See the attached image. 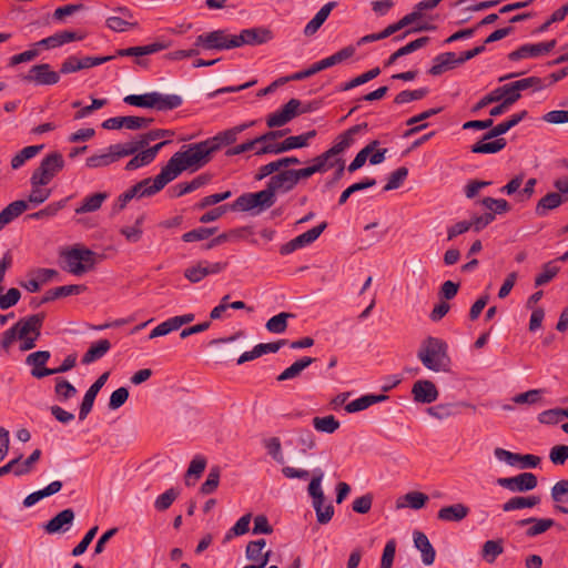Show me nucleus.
<instances>
[{
  "label": "nucleus",
  "instance_id": "f257e3e1",
  "mask_svg": "<svg viewBox=\"0 0 568 568\" xmlns=\"http://www.w3.org/2000/svg\"><path fill=\"white\" fill-rule=\"evenodd\" d=\"M184 150L174 153L168 163L161 169L168 183L175 180L183 171H197L206 165L212 158V152L205 140L183 146Z\"/></svg>",
  "mask_w": 568,
  "mask_h": 568
},
{
  "label": "nucleus",
  "instance_id": "f03ea898",
  "mask_svg": "<svg viewBox=\"0 0 568 568\" xmlns=\"http://www.w3.org/2000/svg\"><path fill=\"white\" fill-rule=\"evenodd\" d=\"M418 359L423 365L434 372H449L450 357L448 355V345L438 337H426L418 349Z\"/></svg>",
  "mask_w": 568,
  "mask_h": 568
},
{
  "label": "nucleus",
  "instance_id": "7ed1b4c3",
  "mask_svg": "<svg viewBox=\"0 0 568 568\" xmlns=\"http://www.w3.org/2000/svg\"><path fill=\"white\" fill-rule=\"evenodd\" d=\"M277 196L266 185L264 190L255 193H244L240 195L232 204V211L252 212L258 214L272 207L276 203Z\"/></svg>",
  "mask_w": 568,
  "mask_h": 568
},
{
  "label": "nucleus",
  "instance_id": "20e7f679",
  "mask_svg": "<svg viewBox=\"0 0 568 568\" xmlns=\"http://www.w3.org/2000/svg\"><path fill=\"white\" fill-rule=\"evenodd\" d=\"M44 320V313H37L20 318L13 325L20 341L19 348L21 352H27L36 347V343L41 335Z\"/></svg>",
  "mask_w": 568,
  "mask_h": 568
},
{
  "label": "nucleus",
  "instance_id": "39448f33",
  "mask_svg": "<svg viewBox=\"0 0 568 568\" xmlns=\"http://www.w3.org/2000/svg\"><path fill=\"white\" fill-rule=\"evenodd\" d=\"M64 168V159L60 152H51L47 154L40 162L39 166L33 171L30 183L31 185H47L59 172Z\"/></svg>",
  "mask_w": 568,
  "mask_h": 568
},
{
  "label": "nucleus",
  "instance_id": "423d86ee",
  "mask_svg": "<svg viewBox=\"0 0 568 568\" xmlns=\"http://www.w3.org/2000/svg\"><path fill=\"white\" fill-rule=\"evenodd\" d=\"M366 129H367L366 122L353 125L345 132L341 133L336 138L334 144L328 150H326L325 152L320 154L318 156L321 158V160H323L325 162V164H327L328 169L334 168L337 164V160L342 159L339 155L346 149H348L352 145V143L354 142V135L359 133L362 130H366Z\"/></svg>",
  "mask_w": 568,
  "mask_h": 568
},
{
  "label": "nucleus",
  "instance_id": "0eeeda50",
  "mask_svg": "<svg viewBox=\"0 0 568 568\" xmlns=\"http://www.w3.org/2000/svg\"><path fill=\"white\" fill-rule=\"evenodd\" d=\"M67 270L73 275H82L93 270L98 254L85 247H72L63 253Z\"/></svg>",
  "mask_w": 568,
  "mask_h": 568
},
{
  "label": "nucleus",
  "instance_id": "6e6552de",
  "mask_svg": "<svg viewBox=\"0 0 568 568\" xmlns=\"http://www.w3.org/2000/svg\"><path fill=\"white\" fill-rule=\"evenodd\" d=\"M194 47L204 50H229L236 48L235 34H229L226 30H214L196 37Z\"/></svg>",
  "mask_w": 568,
  "mask_h": 568
},
{
  "label": "nucleus",
  "instance_id": "1a4fd4ad",
  "mask_svg": "<svg viewBox=\"0 0 568 568\" xmlns=\"http://www.w3.org/2000/svg\"><path fill=\"white\" fill-rule=\"evenodd\" d=\"M166 184H169L166 179L162 172H160L155 178L143 179L142 181L128 189L125 192L129 194L131 200L150 197L164 189Z\"/></svg>",
  "mask_w": 568,
  "mask_h": 568
},
{
  "label": "nucleus",
  "instance_id": "9d476101",
  "mask_svg": "<svg viewBox=\"0 0 568 568\" xmlns=\"http://www.w3.org/2000/svg\"><path fill=\"white\" fill-rule=\"evenodd\" d=\"M22 80L36 85H53L60 81V74L53 71L49 63H41L31 67Z\"/></svg>",
  "mask_w": 568,
  "mask_h": 568
},
{
  "label": "nucleus",
  "instance_id": "9b49d317",
  "mask_svg": "<svg viewBox=\"0 0 568 568\" xmlns=\"http://www.w3.org/2000/svg\"><path fill=\"white\" fill-rule=\"evenodd\" d=\"M497 485L513 493H525L535 489L538 485V479L532 473H521L514 477L498 478Z\"/></svg>",
  "mask_w": 568,
  "mask_h": 568
},
{
  "label": "nucleus",
  "instance_id": "f8f14e48",
  "mask_svg": "<svg viewBox=\"0 0 568 568\" xmlns=\"http://www.w3.org/2000/svg\"><path fill=\"white\" fill-rule=\"evenodd\" d=\"M326 227H327V223L322 222L317 226L312 227L311 230L300 234L298 236H296L293 240L288 241L287 243L283 244L280 248V253L282 255H287L298 248H302V247H305V246L312 244L320 237V235L324 232V230Z\"/></svg>",
  "mask_w": 568,
  "mask_h": 568
},
{
  "label": "nucleus",
  "instance_id": "ddd939ff",
  "mask_svg": "<svg viewBox=\"0 0 568 568\" xmlns=\"http://www.w3.org/2000/svg\"><path fill=\"white\" fill-rule=\"evenodd\" d=\"M302 102L298 99H291L282 109L271 113L266 119L268 128H280L300 114Z\"/></svg>",
  "mask_w": 568,
  "mask_h": 568
},
{
  "label": "nucleus",
  "instance_id": "4468645a",
  "mask_svg": "<svg viewBox=\"0 0 568 568\" xmlns=\"http://www.w3.org/2000/svg\"><path fill=\"white\" fill-rule=\"evenodd\" d=\"M273 38L272 31L266 28L244 29L235 34L236 48L244 44L258 45L268 42Z\"/></svg>",
  "mask_w": 568,
  "mask_h": 568
},
{
  "label": "nucleus",
  "instance_id": "2eb2a0df",
  "mask_svg": "<svg viewBox=\"0 0 568 568\" xmlns=\"http://www.w3.org/2000/svg\"><path fill=\"white\" fill-rule=\"evenodd\" d=\"M266 185L273 191L275 195L286 194L293 191L296 186L291 169H280L270 178Z\"/></svg>",
  "mask_w": 568,
  "mask_h": 568
},
{
  "label": "nucleus",
  "instance_id": "dca6fc26",
  "mask_svg": "<svg viewBox=\"0 0 568 568\" xmlns=\"http://www.w3.org/2000/svg\"><path fill=\"white\" fill-rule=\"evenodd\" d=\"M110 376L109 372H104L102 375L98 377V379L89 387V389L85 392L84 397L82 399V403L80 405L79 410V419L84 420L90 412L92 410L94 400L101 388L106 383L108 378Z\"/></svg>",
  "mask_w": 568,
  "mask_h": 568
},
{
  "label": "nucleus",
  "instance_id": "f3484780",
  "mask_svg": "<svg viewBox=\"0 0 568 568\" xmlns=\"http://www.w3.org/2000/svg\"><path fill=\"white\" fill-rule=\"evenodd\" d=\"M413 398L417 403L430 404L438 398L436 385L428 379H419L412 388Z\"/></svg>",
  "mask_w": 568,
  "mask_h": 568
},
{
  "label": "nucleus",
  "instance_id": "a211bd4d",
  "mask_svg": "<svg viewBox=\"0 0 568 568\" xmlns=\"http://www.w3.org/2000/svg\"><path fill=\"white\" fill-rule=\"evenodd\" d=\"M83 39H84L83 34H79L78 32H74V31L64 30V31L57 32L48 38H44V39L38 41L37 43H34V45L42 47L45 49H54V48L61 47L65 43H69L72 41H81Z\"/></svg>",
  "mask_w": 568,
  "mask_h": 568
},
{
  "label": "nucleus",
  "instance_id": "6ab92c4d",
  "mask_svg": "<svg viewBox=\"0 0 568 568\" xmlns=\"http://www.w3.org/2000/svg\"><path fill=\"white\" fill-rule=\"evenodd\" d=\"M555 520L551 518H536L529 517L526 519H520L516 523L518 527H524L530 525L526 530L525 535L529 538L536 537L546 532L548 529L555 526Z\"/></svg>",
  "mask_w": 568,
  "mask_h": 568
},
{
  "label": "nucleus",
  "instance_id": "aec40b11",
  "mask_svg": "<svg viewBox=\"0 0 568 568\" xmlns=\"http://www.w3.org/2000/svg\"><path fill=\"white\" fill-rule=\"evenodd\" d=\"M469 511L468 506L457 503L442 507L437 513V519L445 523H459L468 516Z\"/></svg>",
  "mask_w": 568,
  "mask_h": 568
},
{
  "label": "nucleus",
  "instance_id": "412c9836",
  "mask_svg": "<svg viewBox=\"0 0 568 568\" xmlns=\"http://www.w3.org/2000/svg\"><path fill=\"white\" fill-rule=\"evenodd\" d=\"M74 520V511L71 508H67L59 514H57L52 519H50L44 525V530L48 534H57L60 531H67L69 526L72 525Z\"/></svg>",
  "mask_w": 568,
  "mask_h": 568
},
{
  "label": "nucleus",
  "instance_id": "4be33fe9",
  "mask_svg": "<svg viewBox=\"0 0 568 568\" xmlns=\"http://www.w3.org/2000/svg\"><path fill=\"white\" fill-rule=\"evenodd\" d=\"M457 65H460V63L455 52L440 53L434 58L433 65L428 70V73L437 77Z\"/></svg>",
  "mask_w": 568,
  "mask_h": 568
},
{
  "label": "nucleus",
  "instance_id": "5701e85b",
  "mask_svg": "<svg viewBox=\"0 0 568 568\" xmlns=\"http://www.w3.org/2000/svg\"><path fill=\"white\" fill-rule=\"evenodd\" d=\"M527 114L528 112L526 110L513 114L508 120L498 123L497 125L493 126L486 134H484V140L499 138L500 135L507 133L510 129L523 121Z\"/></svg>",
  "mask_w": 568,
  "mask_h": 568
},
{
  "label": "nucleus",
  "instance_id": "b1692460",
  "mask_svg": "<svg viewBox=\"0 0 568 568\" xmlns=\"http://www.w3.org/2000/svg\"><path fill=\"white\" fill-rule=\"evenodd\" d=\"M414 545L422 552L423 562L430 566L435 561L436 551L432 546L428 537L422 531L414 532Z\"/></svg>",
  "mask_w": 568,
  "mask_h": 568
},
{
  "label": "nucleus",
  "instance_id": "393cba45",
  "mask_svg": "<svg viewBox=\"0 0 568 568\" xmlns=\"http://www.w3.org/2000/svg\"><path fill=\"white\" fill-rule=\"evenodd\" d=\"M28 209V202L24 200L11 202L0 212V231L3 230L14 219L20 216Z\"/></svg>",
  "mask_w": 568,
  "mask_h": 568
},
{
  "label": "nucleus",
  "instance_id": "a878e982",
  "mask_svg": "<svg viewBox=\"0 0 568 568\" xmlns=\"http://www.w3.org/2000/svg\"><path fill=\"white\" fill-rule=\"evenodd\" d=\"M566 201L567 197H565L560 193H547L538 201L535 212L538 216H545L548 213V211L559 207Z\"/></svg>",
  "mask_w": 568,
  "mask_h": 568
},
{
  "label": "nucleus",
  "instance_id": "bb28decb",
  "mask_svg": "<svg viewBox=\"0 0 568 568\" xmlns=\"http://www.w3.org/2000/svg\"><path fill=\"white\" fill-rule=\"evenodd\" d=\"M541 501L540 496H515L503 504L501 508L505 513H509L517 509L532 508L539 505Z\"/></svg>",
  "mask_w": 568,
  "mask_h": 568
},
{
  "label": "nucleus",
  "instance_id": "cd10ccee",
  "mask_svg": "<svg viewBox=\"0 0 568 568\" xmlns=\"http://www.w3.org/2000/svg\"><path fill=\"white\" fill-rule=\"evenodd\" d=\"M428 496L420 491H409L396 500V508L409 507L412 509H422L428 501Z\"/></svg>",
  "mask_w": 568,
  "mask_h": 568
},
{
  "label": "nucleus",
  "instance_id": "c85d7f7f",
  "mask_svg": "<svg viewBox=\"0 0 568 568\" xmlns=\"http://www.w3.org/2000/svg\"><path fill=\"white\" fill-rule=\"evenodd\" d=\"M87 290L85 285L82 284H72V285H63L58 286L51 290H48L44 293V301H55L58 298L68 297L71 295H79Z\"/></svg>",
  "mask_w": 568,
  "mask_h": 568
},
{
  "label": "nucleus",
  "instance_id": "c756f323",
  "mask_svg": "<svg viewBox=\"0 0 568 568\" xmlns=\"http://www.w3.org/2000/svg\"><path fill=\"white\" fill-rule=\"evenodd\" d=\"M111 348L109 339H100L97 343L91 344L89 349L82 356V364L88 365L100 358H102Z\"/></svg>",
  "mask_w": 568,
  "mask_h": 568
},
{
  "label": "nucleus",
  "instance_id": "7c9ffc66",
  "mask_svg": "<svg viewBox=\"0 0 568 568\" xmlns=\"http://www.w3.org/2000/svg\"><path fill=\"white\" fill-rule=\"evenodd\" d=\"M144 221H145V214L142 213V214H140L135 219L133 225L122 226L119 230V232H120L121 235L124 236L126 242H129V243H138L142 239V235H143V224H144Z\"/></svg>",
  "mask_w": 568,
  "mask_h": 568
},
{
  "label": "nucleus",
  "instance_id": "2f4dec72",
  "mask_svg": "<svg viewBox=\"0 0 568 568\" xmlns=\"http://www.w3.org/2000/svg\"><path fill=\"white\" fill-rule=\"evenodd\" d=\"M206 463H207L206 458L201 455L195 456L191 460L189 468L184 476V483L186 486L190 487L195 484V480L199 479L201 477V475L203 474V471L205 470Z\"/></svg>",
  "mask_w": 568,
  "mask_h": 568
},
{
  "label": "nucleus",
  "instance_id": "473e14b6",
  "mask_svg": "<svg viewBox=\"0 0 568 568\" xmlns=\"http://www.w3.org/2000/svg\"><path fill=\"white\" fill-rule=\"evenodd\" d=\"M315 362L313 357H302L294 362L290 367L285 368L280 375H277V382H284L297 377L305 368Z\"/></svg>",
  "mask_w": 568,
  "mask_h": 568
},
{
  "label": "nucleus",
  "instance_id": "72a5a7b5",
  "mask_svg": "<svg viewBox=\"0 0 568 568\" xmlns=\"http://www.w3.org/2000/svg\"><path fill=\"white\" fill-rule=\"evenodd\" d=\"M108 196L106 192H97L85 196L81 205L75 209V213L84 214L98 211Z\"/></svg>",
  "mask_w": 568,
  "mask_h": 568
},
{
  "label": "nucleus",
  "instance_id": "f704fd0d",
  "mask_svg": "<svg viewBox=\"0 0 568 568\" xmlns=\"http://www.w3.org/2000/svg\"><path fill=\"white\" fill-rule=\"evenodd\" d=\"M237 140V135L233 128L217 133L215 136L206 139L205 142L209 145L212 153L219 151L222 146L231 145Z\"/></svg>",
  "mask_w": 568,
  "mask_h": 568
},
{
  "label": "nucleus",
  "instance_id": "c9c22d12",
  "mask_svg": "<svg viewBox=\"0 0 568 568\" xmlns=\"http://www.w3.org/2000/svg\"><path fill=\"white\" fill-rule=\"evenodd\" d=\"M539 57H542L539 43H525L507 55L510 61Z\"/></svg>",
  "mask_w": 568,
  "mask_h": 568
},
{
  "label": "nucleus",
  "instance_id": "e433bc0d",
  "mask_svg": "<svg viewBox=\"0 0 568 568\" xmlns=\"http://www.w3.org/2000/svg\"><path fill=\"white\" fill-rule=\"evenodd\" d=\"M155 98V104L153 105L154 109L158 111H169L174 110L182 105L183 100L178 94H168L163 95L159 92H154Z\"/></svg>",
  "mask_w": 568,
  "mask_h": 568
},
{
  "label": "nucleus",
  "instance_id": "4c0bfd02",
  "mask_svg": "<svg viewBox=\"0 0 568 568\" xmlns=\"http://www.w3.org/2000/svg\"><path fill=\"white\" fill-rule=\"evenodd\" d=\"M487 140H481L474 145H471L473 153H485V154H494L503 149H505L507 141L504 138H497L495 141L486 142Z\"/></svg>",
  "mask_w": 568,
  "mask_h": 568
},
{
  "label": "nucleus",
  "instance_id": "58836bf2",
  "mask_svg": "<svg viewBox=\"0 0 568 568\" xmlns=\"http://www.w3.org/2000/svg\"><path fill=\"white\" fill-rule=\"evenodd\" d=\"M77 365V354H70L68 355L62 364L57 368H42V371H37L33 373V377L36 378H43L49 375L65 373L72 369Z\"/></svg>",
  "mask_w": 568,
  "mask_h": 568
},
{
  "label": "nucleus",
  "instance_id": "ea45409f",
  "mask_svg": "<svg viewBox=\"0 0 568 568\" xmlns=\"http://www.w3.org/2000/svg\"><path fill=\"white\" fill-rule=\"evenodd\" d=\"M504 552L503 540H487L481 548V557L488 564H494Z\"/></svg>",
  "mask_w": 568,
  "mask_h": 568
},
{
  "label": "nucleus",
  "instance_id": "a19ab883",
  "mask_svg": "<svg viewBox=\"0 0 568 568\" xmlns=\"http://www.w3.org/2000/svg\"><path fill=\"white\" fill-rule=\"evenodd\" d=\"M295 315L293 313L282 312L277 315H274L266 322V329L273 334H282L287 328V320L294 318Z\"/></svg>",
  "mask_w": 568,
  "mask_h": 568
},
{
  "label": "nucleus",
  "instance_id": "79ce46f5",
  "mask_svg": "<svg viewBox=\"0 0 568 568\" xmlns=\"http://www.w3.org/2000/svg\"><path fill=\"white\" fill-rule=\"evenodd\" d=\"M118 161V158L115 155V151L111 150V145L108 149L106 153L102 154H94L87 159L85 165L90 169H97L102 166H108L111 163H114Z\"/></svg>",
  "mask_w": 568,
  "mask_h": 568
},
{
  "label": "nucleus",
  "instance_id": "37998d69",
  "mask_svg": "<svg viewBox=\"0 0 568 568\" xmlns=\"http://www.w3.org/2000/svg\"><path fill=\"white\" fill-rule=\"evenodd\" d=\"M379 145L378 140H374L369 142L365 148H363L354 158V160L349 163L347 170L352 173L361 169L365 162L367 161V158L372 152L376 150V148Z\"/></svg>",
  "mask_w": 568,
  "mask_h": 568
},
{
  "label": "nucleus",
  "instance_id": "c03bdc74",
  "mask_svg": "<svg viewBox=\"0 0 568 568\" xmlns=\"http://www.w3.org/2000/svg\"><path fill=\"white\" fill-rule=\"evenodd\" d=\"M42 148L43 145H29L23 148L11 159V168L13 170L20 169L26 163V161L36 156L42 150Z\"/></svg>",
  "mask_w": 568,
  "mask_h": 568
},
{
  "label": "nucleus",
  "instance_id": "a18cd8bd",
  "mask_svg": "<svg viewBox=\"0 0 568 568\" xmlns=\"http://www.w3.org/2000/svg\"><path fill=\"white\" fill-rule=\"evenodd\" d=\"M316 135V131L315 130H311L304 134H300V135H293V136H288L286 138L282 143H283V149H284V152H287L290 150H293V149H300V148H304L308 144V141L310 139H313L314 136Z\"/></svg>",
  "mask_w": 568,
  "mask_h": 568
},
{
  "label": "nucleus",
  "instance_id": "49530a36",
  "mask_svg": "<svg viewBox=\"0 0 568 568\" xmlns=\"http://www.w3.org/2000/svg\"><path fill=\"white\" fill-rule=\"evenodd\" d=\"M54 394L60 402H67L77 394V388L62 377L55 378Z\"/></svg>",
  "mask_w": 568,
  "mask_h": 568
},
{
  "label": "nucleus",
  "instance_id": "de8ad7c7",
  "mask_svg": "<svg viewBox=\"0 0 568 568\" xmlns=\"http://www.w3.org/2000/svg\"><path fill=\"white\" fill-rule=\"evenodd\" d=\"M379 73H381V69L378 67L373 68V69L368 70L367 72L362 73L358 77L352 79L351 81L343 83L339 87V90L348 91L351 89H354L358 85H362V84L367 83L368 81L375 79L376 77L379 75Z\"/></svg>",
  "mask_w": 568,
  "mask_h": 568
},
{
  "label": "nucleus",
  "instance_id": "09e8293b",
  "mask_svg": "<svg viewBox=\"0 0 568 568\" xmlns=\"http://www.w3.org/2000/svg\"><path fill=\"white\" fill-rule=\"evenodd\" d=\"M375 184H376V180L373 178H365L362 181L352 184L345 191L342 192V194L338 199V204L339 205L345 204L346 201L348 200V197L353 193H357L358 191L366 190L368 187L374 186Z\"/></svg>",
  "mask_w": 568,
  "mask_h": 568
},
{
  "label": "nucleus",
  "instance_id": "8fccbe9b",
  "mask_svg": "<svg viewBox=\"0 0 568 568\" xmlns=\"http://www.w3.org/2000/svg\"><path fill=\"white\" fill-rule=\"evenodd\" d=\"M325 498L313 500V507L316 513L318 524L325 525L331 521L334 515V507L332 504L324 506Z\"/></svg>",
  "mask_w": 568,
  "mask_h": 568
},
{
  "label": "nucleus",
  "instance_id": "3c124183",
  "mask_svg": "<svg viewBox=\"0 0 568 568\" xmlns=\"http://www.w3.org/2000/svg\"><path fill=\"white\" fill-rule=\"evenodd\" d=\"M313 426L316 430L333 434L339 427V422L333 416L314 417Z\"/></svg>",
  "mask_w": 568,
  "mask_h": 568
},
{
  "label": "nucleus",
  "instance_id": "603ef678",
  "mask_svg": "<svg viewBox=\"0 0 568 568\" xmlns=\"http://www.w3.org/2000/svg\"><path fill=\"white\" fill-rule=\"evenodd\" d=\"M221 470L214 466L210 469L206 480L201 485L200 491L203 495H210L216 490L220 484Z\"/></svg>",
  "mask_w": 568,
  "mask_h": 568
},
{
  "label": "nucleus",
  "instance_id": "864d4df0",
  "mask_svg": "<svg viewBox=\"0 0 568 568\" xmlns=\"http://www.w3.org/2000/svg\"><path fill=\"white\" fill-rule=\"evenodd\" d=\"M123 101L129 104V105H133V106H139V108H153V105L155 104V98H154V92H149V93H144V94H130V95H126Z\"/></svg>",
  "mask_w": 568,
  "mask_h": 568
},
{
  "label": "nucleus",
  "instance_id": "5fc2aeb1",
  "mask_svg": "<svg viewBox=\"0 0 568 568\" xmlns=\"http://www.w3.org/2000/svg\"><path fill=\"white\" fill-rule=\"evenodd\" d=\"M50 356L51 355L49 351H38L27 356L26 363L30 366H33L31 371L32 376L37 371L39 372L42 371V368H47L44 365L49 361Z\"/></svg>",
  "mask_w": 568,
  "mask_h": 568
},
{
  "label": "nucleus",
  "instance_id": "6e6d98bb",
  "mask_svg": "<svg viewBox=\"0 0 568 568\" xmlns=\"http://www.w3.org/2000/svg\"><path fill=\"white\" fill-rule=\"evenodd\" d=\"M427 94H428V89L427 88H420V89H417V90H404V91L399 92L395 97L394 103L395 104L409 103L412 101L422 100Z\"/></svg>",
  "mask_w": 568,
  "mask_h": 568
},
{
  "label": "nucleus",
  "instance_id": "4d7b16f0",
  "mask_svg": "<svg viewBox=\"0 0 568 568\" xmlns=\"http://www.w3.org/2000/svg\"><path fill=\"white\" fill-rule=\"evenodd\" d=\"M180 491L176 488H170L161 494L154 501V507L158 511H164L171 507L174 500L179 497Z\"/></svg>",
  "mask_w": 568,
  "mask_h": 568
},
{
  "label": "nucleus",
  "instance_id": "13d9d810",
  "mask_svg": "<svg viewBox=\"0 0 568 568\" xmlns=\"http://www.w3.org/2000/svg\"><path fill=\"white\" fill-rule=\"evenodd\" d=\"M481 204L491 211L490 213L504 214L510 211V204L505 199L484 197Z\"/></svg>",
  "mask_w": 568,
  "mask_h": 568
},
{
  "label": "nucleus",
  "instance_id": "bf43d9fd",
  "mask_svg": "<svg viewBox=\"0 0 568 568\" xmlns=\"http://www.w3.org/2000/svg\"><path fill=\"white\" fill-rule=\"evenodd\" d=\"M106 27L114 32H124L128 29H134L139 27L136 21L132 22L122 17L112 16L105 21Z\"/></svg>",
  "mask_w": 568,
  "mask_h": 568
},
{
  "label": "nucleus",
  "instance_id": "052dcab7",
  "mask_svg": "<svg viewBox=\"0 0 568 568\" xmlns=\"http://www.w3.org/2000/svg\"><path fill=\"white\" fill-rule=\"evenodd\" d=\"M266 546L265 539L252 540L247 544L245 555L253 562H261L263 559L262 550Z\"/></svg>",
  "mask_w": 568,
  "mask_h": 568
},
{
  "label": "nucleus",
  "instance_id": "680f3d73",
  "mask_svg": "<svg viewBox=\"0 0 568 568\" xmlns=\"http://www.w3.org/2000/svg\"><path fill=\"white\" fill-rule=\"evenodd\" d=\"M408 175V169L406 166H400L390 173L386 185L384 186V191L396 190L402 186L404 181Z\"/></svg>",
  "mask_w": 568,
  "mask_h": 568
},
{
  "label": "nucleus",
  "instance_id": "e2e57ef3",
  "mask_svg": "<svg viewBox=\"0 0 568 568\" xmlns=\"http://www.w3.org/2000/svg\"><path fill=\"white\" fill-rule=\"evenodd\" d=\"M324 474L321 469H316L314 471V475L308 484V494L312 497L313 500L325 498L324 493L322 490V480H323Z\"/></svg>",
  "mask_w": 568,
  "mask_h": 568
},
{
  "label": "nucleus",
  "instance_id": "0e129e2a",
  "mask_svg": "<svg viewBox=\"0 0 568 568\" xmlns=\"http://www.w3.org/2000/svg\"><path fill=\"white\" fill-rule=\"evenodd\" d=\"M559 272V267L555 262H548L542 266V272L535 278L536 286H542L549 283Z\"/></svg>",
  "mask_w": 568,
  "mask_h": 568
},
{
  "label": "nucleus",
  "instance_id": "69168bd1",
  "mask_svg": "<svg viewBox=\"0 0 568 568\" xmlns=\"http://www.w3.org/2000/svg\"><path fill=\"white\" fill-rule=\"evenodd\" d=\"M551 498L555 503H568V479L557 481L550 490Z\"/></svg>",
  "mask_w": 568,
  "mask_h": 568
},
{
  "label": "nucleus",
  "instance_id": "338daca9",
  "mask_svg": "<svg viewBox=\"0 0 568 568\" xmlns=\"http://www.w3.org/2000/svg\"><path fill=\"white\" fill-rule=\"evenodd\" d=\"M500 94V100L505 101L510 106L520 99L518 90L514 89V82L507 83L503 87L497 88Z\"/></svg>",
  "mask_w": 568,
  "mask_h": 568
},
{
  "label": "nucleus",
  "instance_id": "774afa93",
  "mask_svg": "<svg viewBox=\"0 0 568 568\" xmlns=\"http://www.w3.org/2000/svg\"><path fill=\"white\" fill-rule=\"evenodd\" d=\"M41 450L36 449L32 454L23 462L19 463L14 469L16 476L27 475L32 470L33 465L40 459Z\"/></svg>",
  "mask_w": 568,
  "mask_h": 568
}]
</instances>
